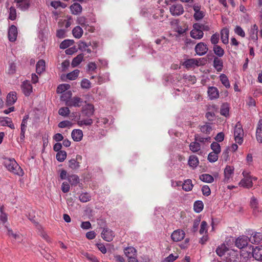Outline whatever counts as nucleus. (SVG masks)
Returning <instances> with one entry per match:
<instances>
[{
  "label": "nucleus",
  "mask_w": 262,
  "mask_h": 262,
  "mask_svg": "<svg viewBox=\"0 0 262 262\" xmlns=\"http://www.w3.org/2000/svg\"><path fill=\"white\" fill-rule=\"evenodd\" d=\"M4 165L9 171L14 174L18 176L23 175V170L14 159L5 158Z\"/></svg>",
  "instance_id": "1"
},
{
  "label": "nucleus",
  "mask_w": 262,
  "mask_h": 262,
  "mask_svg": "<svg viewBox=\"0 0 262 262\" xmlns=\"http://www.w3.org/2000/svg\"><path fill=\"white\" fill-rule=\"evenodd\" d=\"M234 139L239 144H241L243 141L244 131L241 124L238 122L234 128Z\"/></svg>",
  "instance_id": "2"
},
{
  "label": "nucleus",
  "mask_w": 262,
  "mask_h": 262,
  "mask_svg": "<svg viewBox=\"0 0 262 262\" xmlns=\"http://www.w3.org/2000/svg\"><path fill=\"white\" fill-rule=\"evenodd\" d=\"M16 7L22 11L29 10L31 6V0H14Z\"/></svg>",
  "instance_id": "3"
},
{
  "label": "nucleus",
  "mask_w": 262,
  "mask_h": 262,
  "mask_svg": "<svg viewBox=\"0 0 262 262\" xmlns=\"http://www.w3.org/2000/svg\"><path fill=\"white\" fill-rule=\"evenodd\" d=\"M248 242H249V238L247 236L243 235L236 239L235 245L239 249H243L249 246Z\"/></svg>",
  "instance_id": "4"
},
{
  "label": "nucleus",
  "mask_w": 262,
  "mask_h": 262,
  "mask_svg": "<svg viewBox=\"0 0 262 262\" xmlns=\"http://www.w3.org/2000/svg\"><path fill=\"white\" fill-rule=\"evenodd\" d=\"M253 246L249 245V246H247L246 248L242 249L241 251V256L243 257L245 260H247L249 258L253 257Z\"/></svg>",
  "instance_id": "5"
},
{
  "label": "nucleus",
  "mask_w": 262,
  "mask_h": 262,
  "mask_svg": "<svg viewBox=\"0 0 262 262\" xmlns=\"http://www.w3.org/2000/svg\"><path fill=\"white\" fill-rule=\"evenodd\" d=\"M194 50L197 55L203 56L207 52L208 48L206 43L201 42L195 46Z\"/></svg>",
  "instance_id": "6"
},
{
  "label": "nucleus",
  "mask_w": 262,
  "mask_h": 262,
  "mask_svg": "<svg viewBox=\"0 0 262 262\" xmlns=\"http://www.w3.org/2000/svg\"><path fill=\"white\" fill-rule=\"evenodd\" d=\"M82 102V99L80 97H74L71 99L67 100L66 105L69 107H80Z\"/></svg>",
  "instance_id": "7"
},
{
  "label": "nucleus",
  "mask_w": 262,
  "mask_h": 262,
  "mask_svg": "<svg viewBox=\"0 0 262 262\" xmlns=\"http://www.w3.org/2000/svg\"><path fill=\"white\" fill-rule=\"evenodd\" d=\"M170 12L173 16H179L184 12L183 7L181 4L172 5L169 9Z\"/></svg>",
  "instance_id": "8"
},
{
  "label": "nucleus",
  "mask_w": 262,
  "mask_h": 262,
  "mask_svg": "<svg viewBox=\"0 0 262 262\" xmlns=\"http://www.w3.org/2000/svg\"><path fill=\"white\" fill-rule=\"evenodd\" d=\"M81 159L82 157L80 155H77L76 159H72L69 160L68 161L69 167L74 170L78 169L80 166L78 161Z\"/></svg>",
  "instance_id": "9"
},
{
  "label": "nucleus",
  "mask_w": 262,
  "mask_h": 262,
  "mask_svg": "<svg viewBox=\"0 0 262 262\" xmlns=\"http://www.w3.org/2000/svg\"><path fill=\"white\" fill-rule=\"evenodd\" d=\"M94 105L92 104H88L83 107L82 114L85 117H91L94 115Z\"/></svg>",
  "instance_id": "10"
},
{
  "label": "nucleus",
  "mask_w": 262,
  "mask_h": 262,
  "mask_svg": "<svg viewBox=\"0 0 262 262\" xmlns=\"http://www.w3.org/2000/svg\"><path fill=\"white\" fill-rule=\"evenodd\" d=\"M185 234L183 230L178 229L172 233L171 238L174 242H179L184 238Z\"/></svg>",
  "instance_id": "11"
},
{
  "label": "nucleus",
  "mask_w": 262,
  "mask_h": 262,
  "mask_svg": "<svg viewBox=\"0 0 262 262\" xmlns=\"http://www.w3.org/2000/svg\"><path fill=\"white\" fill-rule=\"evenodd\" d=\"M101 234L102 237L107 242L112 241L114 237L113 231L107 228L103 229Z\"/></svg>",
  "instance_id": "12"
},
{
  "label": "nucleus",
  "mask_w": 262,
  "mask_h": 262,
  "mask_svg": "<svg viewBox=\"0 0 262 262\" xmlns=\"http://www.w3.org/2000/svg\"><path fill=\"white\" fill-rule=\"evenodd\" d=\"M17 36V29L15 26L12 25L8 30V38L10 41L16 40Z\"/></svg>",
  "instance_id": "13"
},
{
  "label": "nucleus",
  "mask_w": 262,
  "mask_h": 262,
  "mask_svg": "<svg viewBox=\"0 0 262 262\" xmlns=\"http://www.w3.org/2000/svg\"><path fill=\"white\" fill-rule=\"evenodd\" d=\"M208 94L210 100L216 99L219 97V93L217 89L214 86H210L208 89Z\"/></svg>",
  "instance_id": "14"
},
{
  "label": "nucleus",
  "mask_w": 262,
  "mask_h": 262,
  "mask_svg": "<svg viewBox=\"0 0 262 262\" xmlns=\"http://www.w3.org/2000/svg\"><path fill=\"white\" fill-rule=\"evenodd\" d=\"M21 89L24 94L26 96H28L30 95L32 92V86L31 84L27 81H24L21 86Z\"/></svg>",
  "instance_id": "15"
},
{
  "label": "nucleus",
  "mask_w": 262,
  "mask_h": 262,
  "mask_svg": "<svg viewBox=\"0 0 262 262\" xmlns=\"http://www.w3.org/2000/svg\"><path fill=\"white\" fill-rule=\"evenodd\" d=\"M71 136L74 141H80L83 137L82 131L80 129H74L72 132Z\"/></svg>",
  "instance_id": "16"
},
{
  "label": "nucleus",
  "mask_w": 262,
  "mask_h": 262,
  "mask_svg": "<svg viewBox=\"0 0 262 262\" xmlns=\"http://www.w3.org/2000/svg\"><path fill=\"white\" fill-rule=\"evenodd\" d=\"M183 66H184L186 69H190L194 67V66H199V61L194 59L191 58L189 59H187L183 63Z\"/></svg>",
  "instance_id": "17"
},
{
  "label": "nucleus",
  "mask_w": 262,
  "mask_h": 262,
  "mask_svg": "<svg viewBox=\"0 0 262 262\" xmlns=\"http://www.w3.org/2000/svg\"><path fill=\"white\" fill-rule=\"evenodd\" d=\"M253 258L257 260H262V246L253 247Z\"/></svg>",
  "instance_id": "18"
},
{
  "label": "nucleus",
  "mask_w": 262,
  "mask_h": 262,
  "mask_svg": "<svg viewBox=\"0 0 262 262\" xmlns=\"http://www.w3.org/2000/svg\"><path fill=\"white\" fill-rule=\"evenodd\" d=\"M230 250L226 247L225 244H223L221 246H219L216 249V254L220 257L226 255V253H228Z\"/></svg>",
  "instance_id": "19"
},
{
  "label": "nucleus",
  "mask_w": 262,
  "mask_h": 262,
  "mask_svg": "<svg viewBox=\"0 0 262 262\" xmlns=\"http://www.w3.org/2000/svg\"><path fill=\"white\" fill-rule=\"evenodd\" d=\"M213 66L217 72H221L223 68V62L222 59L217 57H214Z\"/></svg>",
  "instance_id": "20"
},
{
  "label": "nucleus",
  "mask_w": 262,
  "mask_h": 262,
  "mask_svg": "<svg viewBox=\"0 0 262 262\" xmlns=\"http://www.w3.org/2000/svg\"><path fill=\"white\" fill-rule=\"evenodd\" d=\"M237 256L238 255L235 251L230 250L226 254V255L225 256L223 259L226 262H233Z\"/></svg>",
  "instance_id": "21"
},
{
  "label": "nucleus",
  "mask_w": 262,
  "mask_h": 262,
  "mask_svg": "<svg viewBox=\"0 0 262 262\" xmlns=\"http://www.w3.org/2000/svg\"><path fill=\"white\" fill-rule=\"evenodd\" d=\"M262 241V233L255 232L253 236L249 237V242L252 244H258Z\"/></svg>",
  "instance_id": "22"
},
{
  "label": "nucleus",
  "mask_w": 262,
  "mask_h": 262,
  "mask_svg": "<svg viewBox=\"0 0 262 262\" xmlns=\"http://www.w3.org/2000/svg\"><path fill=\"white\" fill-rule=\"evenodd\" d=\"M239 186L244 188H249L252 187L253 183L252 182L251 178H244L240 181L239 183Z\"/></svg>",
  "instance_id": "23"
},
{
  "label": "nucleus",
  "mask_w": 262,
  "mask_h": 262,
  "mask_svg": "<svg viewBox=\"0 0 262 262\" xmlns=\"http://www.w3.org/2000/svg\"><path fill=\"white\" fill-rule=\"evenodd\" d=\"M256 139L259 143H262V119L259 121L256 132Z\"/></svg>",
  "instance_id": "24"
},
{
  "label": "nucleus",
  "mask_w": 262,
  "mask_h": 262,
  "mask_svg": "<svg viewBox=\"0 0 262 262\" xmlns=\"http://www.w3.org/2000/svg\"><path fill=\"white\" fill-rule=\"evenodd\" d=\"M17 100L16 94L15 92H12L10 93L7 97V104L11 105L13 104Z\"/></svg>",
  "instance_id": "25"
},
{
  "label": "nucleus",
  "mask_w": 262,
  "mask_h": 262,
  "mask_svg": "<svg viewBox=\"0 0 262 262\" xmlns=\"http://www.w3.org/2000/svg\"><path fill=\"white\" fill-rule=\"evenodd\" d=\"M70 9L73 14L77 15L81 12L82 7L79 4L75 3L70 6Z\"/></svg>",
  "instance_id": "26"
},
{
  "label": "nucleus",
  "mask_w": 262,
  "mask_h": 262,
  "mask_svg": "<svg viewBox=\"0 0 262 262\" xmlns=\"http://www.w3.org/2000/svg\"><path fill=\"white\" fill-rule=\"evenodd\" d=\"M229 31L227 29H222L221 32V40L223 43L227 44L229 42Z\"/></svg>",
  "instance_id": "27"
},
{
  "label": "nucleus",
  "mask_w": 262,
  "mask_h": 262,
  "mask_svg": "<svg viewBox=\"0 0 262 262\" xmlns=\"http://www.w3.org/2000/svg\"><path fill=\"white\" fill-rule=\"evenodd\" d=\"M67 179L71 185L76 186L79 182V177L76 174L68 175Z\"/></svg>",
  "instance_id": "28"
},
{
  "label": "nucleus",
  "mask_w": 262,
  "mask_h": 262,
  "mask_svg": "<svg viewBox=\"0 0 262 262\" xmlns=\"http://www.w3.org/2000/svg\"><path fill=\"white\" fill-rule=\"evenodd\" d=\"M258 32V27L256 25L254 24L251 26L250 30V37L252 40H257Z\"/></svg>",
  "instance_id": "29"
},
{
  "label": "nucleus",
  "mask_w": 262,
  "mask_h": 262,
  "mask_svg": "<svg viewBox=\"0 0 262 262\" xmlns=\"http://www.w3.org/2000/svg\"><path fill=\"white\" fill-rule=\"evenodd\" d=\"M73 35L76 38H80L83 34V30L79 26L73 28L72 30Z\"/></svg>",
  "instance_id": "30"
},
{
  "label": "nucleus",
  "mask_w": 262,
  "mask_h": 262,
  "mask_svg": "<svg viewBox=\"0 0 262 262\" xmlns=\"http://www.w3.org/2000/svg\"><path fill=\"white\" fill-rule=\"evenodd\" d=\"M199 159L195 155H191L188 160V164L193 168L196 167L199 164Z\"/></svg>",
  "instance_id": "31"
},
{
  "label": "nucleus",
  "mask_w": 262,
  "mask_h": 262,
  "mask_svg": "<svg viewBox=\"0 0 262 262\" xmlns=\"http://www.w3.org/2000/svg\"><path fill=\"white\" fill-rule=\"evenodd\" d=\"M10 120V119L8 117L5 118H1L0 119V125L2 126H6L7 125L8 127L11 128V129H14V125L13 124L12 122Z\"/></svg>",
  "instance_id": "32"
},
{
  "label": "nucleus",
  "mask_w": 262,
  "mask_h": 262,
  "mask_svg": "<svg viewBox=\"0 0 262 262\" xmlns=\"http://www.w3.org/2000/svg\"><path fill=\"white\" fill-rule=\"evenodd\" d=\"M204 208V204L202 201H196L194 203L193 209L196 213L201 212Z\"/></svg>",
  "instance_id": "33"
},
{
  "label": "nucleus",
  "mask_w": 262,
  "mask_h": 262,
  "mask_svg": "<svg viewBox=\"0 0 262 262\" xmlns=\"http://www.w3.org/2000/svg\"><path fill=\"white\" fill-rule=\"evenodd\" d=\"M204 33L202 31H196L195 29H192L190 32L191 37L195 39H201Z\"/></svg>",
  "instance_id": "34"
},
{
  "label": "nucleus",
  "mask_w": 262,
  "mask_h": 262,
  "mask_svg": "<svg viewBox=\"0 0 262 262\" xmlns=\"http://www.w3.org/2000/svg\"><path fill=\"white\" fill-rule=\"evenodd\" d=\"M45 70V62L43 60H39L36 65V71L38 74L41 73Z\"/></svg>",
  "instance_id": "35"
},
{
  "label": "nucleus",
  "mask_w": 262,
  "mask_h": 262,
  "mask_svg": "<svg viewBox=\"0 0 262 262\" xmlns=\"http://www.w3.org/2000/svg\"><path fill=\"white\" fill-rule=\"evenodd\" d=\"M200 179L204 182L208 183H212L214 181L213 177L211 175L207 173H204L200 175Z\"/></svg>",
  "instance_id": "36"
},
{
  "label": "nucleus",
  "mask_w": 262,
  "mask_h": 262,
  "mask_svg": "<svg viewBox=\"0 0 262 262\" xmlns=\"http://www.w3.org/2000/svg\"><path fill=\"white\" fill-rule=\"evenodd\" d=\"M193 184H192V181L190 179H187L184 181L182 188L185 191H189L192 190L193 188Z\"/></svg>",
  "instance_id": "37"
},
{
  "label": "nucleus",
  "mask_w": 262,
  "mask_h": 262,
  "mask_svg": "<svg viewBox=\"0 0 262 262\" xmlns=\"http://www.w3.org/2000/svg\"><path fill=\"white\" fill-rule=\"evenodd\" d=\"M136 250L132 247H127L124 249V253L127 258L136 256Z\"/></svg>",
  "instance_id": "38"
},
{
  "label": "nucleus",
  "mask_w": 262,
  "mask_h": 262,
  "mask_svg": "<svg viewBox=\"0 0 262 262\" xmlns=\"http://www.w3.org/2000/svg\"><path fill=\"white\" fill-rule=\"evenodd\" d=\"M83 58V55L82 54L78 55L76 57L73 58L71 65L73 67H76L78 66L82 61Z\"/></svg>",
  "instance_id": "39"
},
{
  "label": "nucleus",
  "mask_w": 262,
  "mask_h": 262,
  "mask_svg": "<svg viewBox=\"0 0 262 262\" xmlns=\"http://www.w3.org/2000/svg\"><path fill=\"white\" fill-rule=\"evenodd\" d=\"M197 141H194V142H192L189 145L190 150L193 152H198L201 149V145Z\"/></svg>",
  "instance_id": "40"
},
{
  "label": "nucleus",
  "mask_w": 262,
  "mask_h": 262,
  "mask_svg": "<svg viewBox=\"0 0 262 262\" xmlns=\"http://www.w3.org/2000/svg\"><path fill=\"white\" fill-rule=\"evenodd\" d=\"M220 113L222 115L227 117L229 114V104L227 103H223L220 110Z\"/></svg>",
  "instance_id": "41"
},
{
  "label": "nucleus",
  "mask_w": 262,
  "mask_h": 262,
  "mask_svg": "<svg viewBox=\"0 0 262 262\" xmlns=\"http://www.w3.org/2000/svg\"><path fill=\"white\" fill-rule=\"evenodd\" d=\"M8 18L11 20H14L16 18V9L14 6H11L9 9Z\"/></svg>",
  "instance_id": "42"
},
{
  "label": "nucleus",
  "mask_w": 262,
  "mask_h": 262,
  "mask_svg": "<svg viewBox=\"0 0 262 262\" xmlns=\"http://www.w3.org/2000/svg\"><path fill=\"white\" fill-rule=\"evenodd\" d=\"M213 50L214 54L219 57H222L225 53L224 49L218 45H214Z\"/></svg>",
  "instance_id": "43"
},
{
  "label": "nucleus",
  "mask_w": 262,
  "mask_h": 262,
  "mask_svg": "<svg viewBox=\"0 0 262 262\" xmlns=\"http://www.w3.org/2000/svg\"><path fill=\"white\" fill-rule=\"evenodd\" d=\"M74 43V40L65 39L60 43L59 47L60 49H65L70 47V46L72 45Z\"/></svg>",
  "instance_id": "44"
},
{
  "label": "nucleus",
  "mask_w": 262,
  "mask_h": 262,
  "mask_svg": "<svg viewBox=\"0 0 262 262\" xmlns=\"http://www.w3.org/2000/svg\"><path fill=\"white\" fill-rule=\"evenodd\" d=\"M212 128L209 123H206L205 125L200 126L201 131L204 134L209 135Z\"/></svg>",
  "instance_id": "45"
},
{
  "label": "nucleus",
  "mask_w": 262,
  "mask_h": 262,
  "mask_svg": "<svg viewBox=\"0 0 262 262\" xmlns=\"http://www.w3.org/2000/svg\"><path fill=\"white\" fill-rule=\"evenodd\" d=\"M67 152L64 150H60L56 154V158L58 161L63 162L67 158Z\"/></svg>",
  "instance_id": "46"
},
{
  "label": "nucleus",
  "mask_w": 262,
  "mask_h": 262,
  "mask_svg": "<svg viewBox=\"0 0 262 262\" xmlns=\"http://www.w3.org/2000/svg\"><path fill=\"white\" fill-rule=\"evenodd\" d=\"M220 80L222 82V83L226 88H229L230 86V82L227 76L224 74H222L220 76Z\"/></svg>",
  "instance_id": "47"
},
{
  "label": "nucleus",
  "mask_w": 262,
  "mask_h": 262,
  "mask_svg": "<svg viewBox=\"0 0 262 262\" xmlns=\"http://www.w3.org/2000/svg\"><path fill=\"white\" fill-rule=\"evenodd\" d=\"M234 168L230 166H227L224 170L225 179L228 180L233 173Z\"/></svg>",
  "instance_id": "48"
},
{
  "label": "nucleus",
  "mask_w": 262,
  "mask_h": 262,
  "mask_svg": "<svg viewBox=\"0 0 262 262\" xmlns=\"http://www.w3.org/2000/svg\"><path fill=\"white\" fill-rule=\"evenodd\" d=\"M81 254L85 257H86L88 260L92 261V262H99L97 259L96 257L93 254H91L88 252L82 251L81 252Z\"/></svg>",
  "instance_id": "49"
},
{
  "label": "nucleus",
  "mask_w": 262,
  "mask_h": 262,
  "mask_svg": "<svg viewBox=\"0 0 262 262\" xmlns=\"http://www.w3.org/2000/svg\"><path fill=\"white\" fill-rule=\"evenodd\" d=\"M70 85L69 84H61L58 86L57 88V93H62L70 88Z\"/></svg>",
  "instance_id": "50"
},
{
  "label": "nucleus",
  "mask_w": 262,
  "mask_h": 262,
  "mask_svg": "<svg viewBox=\"0 0 262 262\" xmlns=\"http://www.w3.org/2000/svg\"><path fill=\"white\" fill-rule=\"evenodd\" d=\"M79 70L76 69L72 72L68 73L67 75V77L68 79L71 80H75L76 79V78L78 76L79 73Z\"/></svg>",
  "instance_id": "51"
},
{
  "label": "nucleus",
  "mask_w": 262,
  "mask_h": 262,
  "mask_svg": "<svg viewBox=\"0 0 262 262\" xmlns=\"http://www.w3.org/2000/svg\"><path fill=\"white\" fill-rule=\"evenodd\" d=\"M79 200L81 202L85 203L89 201L91 199V196L87 192L81 193L79 196Z\"/></svg>",
  "instance_id": "52"
},
{
  "label": "nucleus",
  "mask_w": 262,
  "mask_h": 262,
  "mask_svg": "<svg viewBox=\"0 0 262 262\" xmlns=\"http://www.w3.org/2000/svg\"><path fill=\"white\" fill-rule=\"evenodd\" d=\"M211 149L213 150L212 152H216V154H219L221 152V146L220 144L216 142H213L212 143L210 146Z\"/></svg>",
  "instance_id": "53"
},
{
  "label": "nucleus",
  "mask_w": 262,
  "mask_h": 262,
  "mask_svg": "<svg viewBox=\"0 0 262 262\" xmlns=\"http://www.w3.org/2000/svg\"><path fill=\"white\" fill-rule=\"evenodd\" d=\"M90 45H91V42H90L89 43H86L84 41H79L78 42V49L83 52L86 50V49L88 48Z\"/></svg>",
  "instance_id": "54"
},
{
  "label": "nucleus",
  "mask_w": 262,
  "mask_h": 262,
  "mask_svg": "<svg viewBox=\"0 0 262 262\" xmlns=\"http://www.w3.org/2000/svg\"><path fill=\"white\" fill-rule=\"evenodd\" d=\"M218 159V154L216 152H211L209 154L208 156V160L210 162H215Z\"/></svg>",
  "instance_id": "55"
},
{
  "label": "nucleus",
  "mask_w": 262,
  "mask_h": 262,
  "mask_svg": "<svg viewBox=\"0 0 262 262\" xmlns=\"http://www.w3.org/2000/svg\"><path fill=\"white\" fill-rule=\"evenodd\" d=\"M8 234L9 236H12L15 239L17 240L19 242L22 241L20 235L16 233H14L12 230L10 229H8Z\"/></svg>",
  "instance_id": "56"
},
{
  "label": "nucleus",
  "mask_w": 262,
  "mask_h": 262,
  "mask_svg": "<svg viewBox=\"0 0 262 262\" xmlns=\"http://www.w3.org/2000/svg\"><path fill=\"white\" fill-rule=\"evenodd\" d=\"M93 120L91 118H88L86 119H83L81 120H78L77 122V124L81 126L82 125H91L93 123Z\"/></svg>",
  "instance_id": "57"
},
{
  "label": "nucleus",
  "mask_w": 262,
  "mask_h": 262,
  "mask_svg": "<svg viewBox=\"0 0 262 262\" xmlns=\"http://www.w3.org/2000/svg\"><path fill=\"white\" fill-rule=\"evenodd\" d=\"M51 6L55 9H57L60 7L64 8L66 7L67 5L61 3L60 1H52L51 3Z\"/></svg>",
  "instance_id": "58"
},
{
  "label": "nucleus",
  "mask_w": 262,
  "mask_h": 262,
  "mask_svg": "<svg viewBox=\"0 0 262 262\" xmlns=\"http://www.w3.org/2000/svg\"><path fill=\"white\" fill-rule=\"evenodd\" d=\"M70 113V111L68 107H61L58 111V113L62 116H68Z\"/></svg>",
  "instance_id": "59"
},
{
  "label": "nucleus",
  "mask_w": 262,
  "mask_h": 262,
  "mask_svg": "<svg viewBox=\"0 0 262 262\" xmlns=\"http://www.w3.org/2000/svg\"><path fill=\"white\" fill-rule=\"evenodd\" d=\"M81 86L82 89H89L91 87V83L88 79H83L81 82Z\"/></svg>",
  "instance_id": "60"
},
{
  "label": "nucleus",
  "mask_w": 262,
  "mask_h": 262,
  "mask_svg": "<svg viewBox=\"0 0 262 262\" xmlns=\"http://www.w3.org/2000/svg\"><path fill=\"white\" fill-rule=\"evenodd\" d=\"M211 139L210 137H207L206 138L201 137L199 135L196 134L194 136V140L198 141L199 142L204 143L207 141H210Z\"/></svg>",
  "instance_id": "61"
},
{
  "label": "nucleus",
  "mask_w": 262,
  "mask_h": 262,
  "mask_svg": "<svg viewBox=\"0 0 262 262\" xmlns=\"http://www.w3.org/2000/svg\"><path fill=\"white\" fill-rule=\"evenodd\" d=\"M235 33L238 35L244 37L245 36V33L243 29L239 26H236L234 29Z\"/></svg>",
  "instance_id": "62"
},
{
  "label": "nucleus",
  "mask_w": 262,
  "mask_h": 262,
  "mask_svg": "<svg viewBox=\"0 0 262 262\" xmlns=\"http://www.w3.org/2000/svg\"><path fill=\"white\" fill-rule=\"evenodd\" d=\"M86 19L85 17L80 16L78 17L77 19V23L83 27H87L89 25L88 24H86Z\"/></svg>",
  "instance_id": "63"
},
{
  "label": "nucleus",
  "mask_w": 262,
  "mask_h": 262,
  "mask_svg": "<svg viewBox=\"0 0 262 262\" xmlns=\"http://www.w3.org/2000/svg\"><path fill=\"white\" fill-rule=\"evenodd\" d=\"M178 256H174L173 254H170L168 256L166 257L164 260L163 262H173L177 258Z\"/></svg>",
  "instance_id": "64"
}]
</instances>
